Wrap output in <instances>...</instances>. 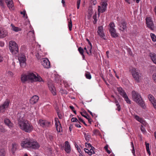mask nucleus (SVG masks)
<instances>
[{
	"label": "nucleus",
	"instance_id": "nucleus-8",
	"mask_svg": "<svg viewBox=\"0 0 156 156\" xmlns=\"http://www.w3.org/2000/svg\"><path fill=\"white\" fill-rule=\"evenodd\" d=\"M109 26V31L111 34L112 36L115 38L118 37V35L116 33V30L114 28L115 25L114 23H111Z\"/></svg>",
	"mask_w": 156,
	"mask_h": 156
},
{
	"label": "nucleus",
	"instance_id": "nucleus-13",
	"mask_svg": "<svg viewBox=\"0 0 156 156\" xmlns=\"http://www.w3.org/2000/svg\"><path fill=\"white\" fill-rule=\"evenodd\" d=\"M126 22L124 21H123L121 23H119V30L122 31H123L125 30L126 28Z\"/></svg>",
	"mask_w": 156,
	"mask_h": 156
},
{
	"label": "nucleus",
	"instance_id": "nucleus-41",
	"mask_svg": "<svg viewBox=\"0 0 156 156\" xmlns=\"http://www.w3.org/2000/svg\"><path fill=\"white\" fill-rule=\"evenodd\" d=\"M5 132V129L3 128V127L2 126H0V132L4 133Z\"/></svg>",
	"mask_w": 156,
	"mask_h": 156
},
{
	"label": "nucleus",
	"instance_id": "nucleus-1",
	"mask_svg": "<svg viewBox=\"0 0 156 156\" xmlns=\"http://www.w3.org/2000/svg\"><path fill=\"white\" fill-rule=\"evenodd\" d=\"M17 117H19L18 120V124L20 129L26 132L30 133L33 130V127L28 121L21 120L23 117L21 118L20 114H18Z\"/></svg>",
	"mask_w": 156,
	"mask_h": 156
},
{
	"label": "nucleus",
	"instance_id": "nucleus-5",
	"mask_svg": "<svg viewBox=\"0 0 156 156\" xmlns=\"http://www.w3.org/2000/svg\"><path fill=\"white\" fill-rule=\"evenodd\" d=\"M130 71L134 80L137 82H139L142 76L140 70L135 68H133Z\"/></svg>",
	"mask_w": 156,
	"mask_h": 156
},
{
	"label": "nucleus",
	"instance_id": "nucleus-4",
	"mask_svg": "<svg viewBox=\"0 0 156 156\" xmlns=\"http://www.w3.org/2000/svg\"><path fill=\"white\" fill-rule=\"evenodd\" d=\"M133 99L138 104L143 108L145 109L146 106L141 95L137 92L133 90L132 92Z\"/></svg>",
	"mask_w": 156,
	"mask_h": 156
},
{
	"label": "nucleus",
	"instance_id": "nucleus-32",
	"mask_svg": "<svg viewBox=\"0 0 156 156\" xmlns=\"http://www.w3.org/2000/svg\"><path fill=\"white\" fill-rule=\"evenodd\" d=\"M102 8H105L107 7V4L106 2V1H104L102 2Z\"/></svg>",
	"mask_w": 156,
	"mask_h": 156
},
{
	"label": "nucleus",
	"instance_id": "nucleus-14",
	"mask_svg": "<svg viewBox=\"0 0 156 156\" xmlns=\"http://www.w3.org/2000/svg\"><path fill=\"white\" fill-rule=\"evenodd\" d=\"M65 150L67 153H69L71 151L70 146L68 141L65 142Z\"/></svg>",
	"mask_w": 156,
	"mask_h": 156
},
{
	"label": "nucleus",
	"instance_id": "nucleus-25",
	"mask_svg": "<svg viewBox=\"0 0 156 156\" xmlns=\"http://www.w3.org/2000/svg\"><path fill=\"white\" fill-rule=\"evenodd\" d=\"M16 145H17L16 143L13 144H12V150L13 154L14 153L16 149Z\"/></svg>",
	"mask_w": 156,
	"mask_h": 156
},
{
	"label": "nucleus",
	"instance_id": "nucleus-34",
	"mask_svg": "<svg viewBox=\"0 0 156 156\" xmlns=\"http://www.w3.org/2000/svg\"><path fill=\"white\" fill-rule=\"evenodd\" d=\"M26 12V11L25 10H24L23 12H21L20 13L21 14L23 15V17H25L26 19H27L28 18V17H27V15H26V16H25Z\"/></svg>",
	"mask_w": 156,
	"mask_h": 156
},
{
	"label": "nucleus",
	"instance_id": "nucleus-11",
	"mask_svg": "<svg viewBox=\"0 0 156 156\" xmlns=\"http://www.w3.org/2000/svg\"><path fill=\"white\" fill-rule=\"evenodd\" d=\"M7 32L5 30L0 28V38H3L7 35Z\"/></svg>",
	"mask_w": 156,
	"mask_h": 156
},
{
	"label": "nucleus",
	"instance_id": "nucleus-35",
	"mask_svg": "<svg viewBox=\"0 0 156 156\" xmlns=\"http://www.w3.org/2000/svg\"><path fill=\"white\" fill-rule=\"evenodd\" d=\"M78 51L81 54H83L84 50L83 48L81 47H80L78 48Z\"/></svg>",
	"mask_w": 156,
	"mask_h": 156
},
{
	"label": "nucleus",
	"instance_id": "nucleus-57",
	"mask_svg": "<svg viewBox=\"0 0 156 156\" xmlns=\"http://www.w3.org/2000/svg\"><path fill=\"white\" fill-rule=\"evenodd\" d=\"M135 119L138 121L140 119V118L137 115H136L135 116Z\"/></svg>",
	"mask_w": 156,
	"mask_h": 156
},
{
	"label": "nucleus",
	"instance_id": "nucleus-7",
	"mask_svg": "<svg viewBox=\"0 0 156 156\" xmlns=\"http://www.w3.org/2000/svg\"><path fill=\"white\" fill-rule=\"evenodd\" d=\"M117 90L119 92V94L122 96L123 98H124L126 102L127 103L130 104L131 103V101L128 98L126 92L121 87H119L117 88Z\"/></svg>",
	"mask_w": 156,
	"mask_h": 156
},
{
	"label": "nucleus",
	"instance_id": "nucleus-3",
	"mask_svg": "<svg viewBox=\"0 0 156 156\" xmlns=\"http://www.w3.org/2000/svg\"><path fill=\"white\" fill-rule=\"evenodd\" d=\"M21 80L23 82H24L28 80H30L32 81H38L40 82L42 81V79L40 76L38 77L36 76L33 73H29L27 74L22 75Z\"/></svg>",
	"mask_w": 156,
	"mask_h": 156
},
{
	"label": "nucleus",
	"instance_id": "nucleus-52",
	"mask_svg": "<svg viewBox=\"0 0 156 156\" xmlns=\"http://www.w3.org/2000/svg\"><path fill=\"white\" fill-rule=\"evenodd\" d=\"M94 152L93 151V152H92V151H91V150H90V151H89L88 153V154L89 155H91L92 154H94Z\"/></svg>",
	"mask_w": 156,
	"mask_h": 156
},
{
	"label": "nucleus",
	"instance_id": "nucleus-27",
	"mask_svg": "<svg viewBox=\"0 0 156 156\" xmlns=\"http://www.w3.org/2000/svg\"><path fill=\"white\" fill-rule=\"evenodd\" d=\"M148 98L151 103H152V101H153L154 100H155L154 97L151 94H149L148 95Z\"/></svg>",
	"mask_w": 156,
	"mask_h": 156
},
{
	"label": "nucleus",
	"instance_id": "nucleus-12",
	"mask_svg": "<svg viewBox=\"0 0 156 156\" xmlns=\"http://www.w3.org/2000/svg\"><path fill=\"white\" fill-rule=\"evenodd\" d=\"M39 99V97L37 95L33 96L30 100V102L32 104H34L37 102Z\"/></svg>",
	"mask_w": 156,
	"mask_h": 156
},
{
	"label": "nucleus",
	"instance_id": "nucleus-22",
	"mask_svg": "<svg viewBox=\"0 0 156 156\" xmlns=\"http://www.w3.org/2000/svg\"><path fill=\"white\" fill-rule=\"evenodd\" d=\"M49 89L51 91V92L52 94L54 95H56V93L54 91V90L55 89L54 87L52 86V85L50 87L49 86Z\"/></svg>",
	"mask_w": 156,
	"mask_h": 156
},
{
	"label": "nucleus",
	"instance_id": "nucleus-43",
	"mask_svg": "<svg viewBox=\"0 0 156 156\" xmlns=\"http://www.w3.org/2000/svg\"><path fill=\"white\" fill-rule=\"evenodd\" d=\"M5 108V107L4 106L2 105L0 106V112H2L3 111L4 109Z\"/></svg>",
	"mask_w": 156,
	"mask_h": 156
},
{
	"label": "nucleus",
	"instance_id": "nucleus-10",
	"mask_svg": "<svg viewBox=\"0 0 156 156\" xmlns=\"http://www.w3.org/2000/svg\"><path fill=\"white\" fill-rule=\"evenodd\" d=\"M42 61H43L42 64L44 68H49L50 67V62L48 59L42 58Z\"/></svg>",
	"mask_w": 156,
	"mask_h": 156
},
{
	"label": "nucleus",
	"instance_id": "nucleus-15",
	"mask_svg": "<svg viewBox=\"0 0 156 156\" xmlns=\"http://www.w3.org/2000/svg\"><path fill=\"white\" fill-rule=\"evenodd\" d=\"M98 33L101 37H103L105 34L103 33V27L102 26H99L98 27Z\"/></svg>",
	"mask_w": 156,
	"mask_h": 156
},
{
	"label": "nucleus",
	"instance_id": "nucleus-18",
	"mask_svg": "<svg viewBox=\"0 0 156 156\" xmlns=\"http://www.w3.org/2000/svg\"><path fill=\"white\" fill-rule=\"evenodd\" d=\"M149 56L153 62L156 64V54L153 53H150Z\"/></svg>",
	"mask_w": 156,
	"mask_h": 156
},
{
	"label": "nucleus",
	"instance_id": "nucleus-62",
	"mask_svg": "<svg viewBox=\"0 0 156 156\" xmlns=\"http://www.w3.org/2000/svg\"><path fill=\"white\" fill-rule=\"evenodd\" d=\"M115 103L116 104V105H118L119 104L118 101L116 100L115 101Z\"/></svg>",
	"mask_w": 156,
	"mask_h": 156
},
{
	"label": "nucleus",
	"instance_id": "nucleus-23",
	"mask_svg": "<svg viewBox=\"0 0 156 156\" xmlns=\"http://www.w3.org/2000/svg\"><path fill=\"white\" fill-rule=\"evenodd\" d=\"M5 149H0V156H5Z\"/></svg>",
	"mask_w": 156,
	"mask_h": 156
},
{
	"label": "nucleus",
	"instance_id": "nucleus-36",
	"mask_svg": "<svg viewBox=\"0 0 156 156\" xmlns=\"http://www.w3.org/2000/svg\"><path fill=\"white\" fill-rule=\"evenodd\" d=\"M20 66L22 67H24L26 65V61L20 62Z\"/></svg>",
	"mask_w": 156,
	"mask_h": 156
},
{
	"label": "nucleus",
	"instance_id": "nucleus-37",
	"mask_svg": "<svg viewBox=\"0 0 156 156\" xmlns=\"http://www.w3.org/2000/svg\"><path fill=\"white\" fill-rule=\"evenodd\" d=\"M36 56L38 59L42 60V58H41V56L38 53H37L36 55Z\"/></svg>",
	"mask_w": 156,
	"mask_h": 156
},
{
	"label": "nucleus",
	"instance_id": "nucleus-51",
	"mask_svg": "<svg viewBox=\"0 0 156 156\" xmlns=\"http://www.w3.org/2000/svg\"><path fill=\"white\" fill-rule=\"evenodd\" d=\"M96 17H97L96 14H95L93 16V18L94 19L95 21V23H95L97 21V20H96Z\"/></svg>",
	"mask_w": 156,
	"mask_h": 156
},
{
	"label": "nucleus",
	"instance_id": "nucleus-9",
	"mask_svg": "<svg viewBox=\"0 0 156 156\" xmlns=\"http://www.w3.org/2000/svg\"><path fill=\"white\" fill-rule=\"evenodd\" d=\"M146 20L147 27L153 30L154 28V24L151 18L147 17L146 18Z\"/></svg>",
	"mask_w": 156,
	"mask_h": 156
},
{
	"label": "nucleus",
	"instance_id": "nucleus-24",
	"mask_svg": "<svg viewBox=\"0 0 156 156\" xmlns=\"http://www.w3.org/2000/svg\"><path fill=\"white\" fill-rule=\"evenodd\" d=\"M9 101L8 100H6V101L4 102V104L2 105L5 108L8 107L9 106Z\"/></svg>",
	"mask_w": 156,
	"mask_h": 156
},
{
	"label": "nucleus",
	"instance_id": "nucleus-30",
	"mask_svg": "<svg viewBox=\"0 0 156 156\" xmlns=\"http://www.w3.org/2000/svg\"><path fill=\"white\" fill-rule=\"evenodd\" d=\"M68 27H69V30L71 31L72 30V24L71 20L70 19V21L68 22Z\"/></svg>",
	"mask_w": 156,
	"mask_h": 156
},
{
	"label": "nucleus",
	"instance_id": "nucleus-56",
	"mask_svg": "<svg viewBox=\"0 0 156 156\" xmlns=\"http://www.w3.org/2000/svg\"><path fill=\"white\" fill-rule=\"evenodd\" d=\"M62 3L63 4V6L65 7L66 6V4L65 0H62Z\"/></svg>",
	"mask_w": 156,
	"mask_h": 156
},
{
	"label": "nucleus",
	"instance_id": "nucleus-39",
	"mask_svg": "<svg viewBox=\"0 0 156 156\" xmlns=\"http://www.w3.org/2000/svg\"><path fill=\"white\" fill-rule=\"evenodd\" d=\"M71 121L73 122H78L80 123V122L78 121V119L76 118H73L71 119Z\"/></svg>",
	"mask_w": 156,
	"mask_h": 156
},
{
	"label": "nucleus",
	"instance_id": "nucleus-49",
	"mask_svg": "<svg viewBox=\"0 0 156 156\" xmlns=\"http://www.w3.org/2000/svg\"><path fill=\"white\" fill-rule=\"evenodd\" d=\"M146 149L147 150H149V143H147L146 142Z\"/></svg>",
	"mask_w": 156,
	"mask_h": 156
},
{
	"label": "nucleus",
	"instance_id": "nucleus-47",
	"mask_svg": "<svg viewBox=\"0 0 156 156\" xmlns=\"http://www.w3.org/2000/svg\"><path fill=\"white\" fill-rule=\"evenodd\" d=\"M92 9H88V13L89 15L90 16H91V15H92Z\"/></svg>",
	"mask_w": 156,
	"mask_h": 156
},
{
	"label": "nucleus",
	"instance_id": "nucleus-38",
	"mask_svg": "<svg viewBox=\"0 0 156 156\" xmlns=\"http://www.w3.org/2000/svg\"><path fill=\"white\" fill-rule=\"evenodd\" d=\"M108 145H106L104 147V148L105 149L106 151L107 152V153L109 154L111 153V151L109 150H108Z\"/></svg>",
	"mask_w": 156,
	"mask_h": 156
},
{
	"label": "nucleus",
	"instance_id": "nucleus-63",
	"mask_svg": "<svg viewBox=\"0 0 156 156\" xmlns=\"http://www.w3.org/2000/svg\"><path fill=\"white\" fill-rule=\"evenodd\" d=\"M73 128V126L72 125H70L69 127V130L70 131H71L72 128Z\"/></svg>",
	"mask_w": 156,
	"mask_h": 156
},
{
	"label": "nucleus",
	"instance_id": "nucleus-16",
	"mask_svg": "<svg viewBox=\"0 0 156 156\" xmlns=\"http://www.w3.org/2000/svg\"><path fill=\"white\" fill-rule=\"evenodd\" d=\"M4 122L5 124L7 125L9 127H12L13 126V123H12L10 120L7 118H5L4 120Z\"/></svg>",
	"mask_w": 156,
	"mask_h": 156
},
{
	"label": "nucleus",
	"instance_id": "nucleus-55",
	"mask_svg": "<svg viewBox=\"0 0 156 156\" xmlns=\"http://www.w3.org/2000/svg\"><path fill=\"white\" fill-rule=\"evenodd\" d=\"M86 40L88 42V43L90 45V46L91 47L92 46L91 43H90V42L89 40L87 38Z\"/></svg>",
	"mask_w": 156,
	"mask_h": 156
},
{
	"label": "nucleus",
	"instance_id": "nucleus-6",
	"mask_svg": "<svg viewBox=\"0 0 156 156\" xmlns=\"http://www.w3.org/2000/svg\"><path fill=\"white\" fill-rule=\"evenodd\" d=\"M9 46L10 51L12 54L15 55L18 52V45L15 41H10Z\"/></svg>",
	"mask_w": 156,
	"mask_h": 156
},
{
	"label": "nucleus",
	"instance_id": "nucleus-17",
	"mask_svg": "<svg viewBox=\"0 0 156 156\" xmlns=\"http://www.w3.org/2000/svg\"><path fill=\"white\" fill-rule=\"evenodd\" d=\"M7 6L9 8H12L13 6V2L12 0H5Z\"/></svg>",
	"mask_w": 156,
	"mask_h": 156
},
{
	"label": "nucleus",
	"instance_id": "nucleus-33",
	"mask_svg": "<svg viewBox=\"0 0 156 156\" xmlns=\"http://www.w3.org/2000/svg\"><path fill=\"white\" fill-rule=\"evenodd\" d=\"M84 137L85 139L87 141H88L89 140V139L90 137H89V136L88 134H86V133H84Z\"/></svg>",
	"mask_w": 156,
	"mask_h": 156
},
{
	"label": "nucleus",
	"instance_id": "nucleus-19",
	"mask_svg": "<svg viewBox=\"0 0 156 156\" xmlns=\"http://www.w3.org/2000/svg\"><path fill=\"white\" fill-rule=\"evenodd\" d=\"M19 62L26 61V57L24 54H22L18 58Z\"/></svg>",
	"mask_w": 156,
	"mask_h": 156
},
{
	"label": "nucleus",
	"instance_id": "nucleus-29",
	"mask_svg": "<svg viewBox=\"0 0 156 156\" xmlns=\"http://www.w3.org/2000/svg\"><path fill=\"white\" fill-rule=\"evenodd\" d=\"M100 8V6H98V12H101V13H102L104 12L106 10V8H102L101 10Z\"/></svg>",
	"mask_w": 156,
	"mask_h": 156
},
{
	"label": "nucleus",
	"instance_id": "nucleus-64",
	"mask_svg": "<svg viewBox=\"0 0 156 156\" xmlns=\"http://www.w3.org/2000/svg\"><path fill=\"white\" fill-rule=\"evenodd\" d=\"M8 73L11 76H12L13 75V73L11 72V71H9L8 72Z\"/></svg>",
	"mask_w": 156,
	"mask_h": 156
},
{
	"label": "nucleus",
	"instance_id": "nucleus-20",
	"mask_svg": "<svg viewBox=\"0 0 156 156\" xmlns=\"http://www.w3.org/2000/svg\"><path fill=\"white\" fill-rule=\"evenodd\" d=\"M39 123L40 124V125L42 127H44L45 126H46L47 122L44 120L40 119L39 121Z\"/></svg>",
	"mask_w": 156,
	"mask_h": 156
},
{
	"label": "nucleus",
	"instance_id": "nucleus-59",
	"mask_svg": "<svg viewBox=\"0 0 156 156\" xmlns=\"http://www.w3.org/2000/svg\"><path fill=\"white\" fill-rule=\"evenodd\" d=\"M75 126L77 127H78V128H80L81 127V126L79 125V124H75Z\"/></svg>",
	"mask_w": 156,
	"mask_h": 156
},
{
	"label": "nucleus",
	"instance_id": "nucleus-53",
	"mask_svg": "<svg viewBox=\"0 0 156 156\" xmlns=\"http://www.w3.org/2000/svg\"><path fill=\"white\" fill-rule=\"evenodd\" d=\"M116 106L117 107V108L116 109L118 111H119L121 109V107L120 105L119 104L118 105Z\"/></svg>",
	"mask_w": 156,
	"mask_h": 156
},
{
	"label": "nucleus",
	"instance_id": "nucleus-46",
	"mask_svg": "<svg viewBox=\"0 0 156 156\" xmlns=\"http://www.w3.org/2000/svg\"><path fill=\"white\" fill-rule=\"evenodd\" d=\"M57 115L58 116V117L59 118V119H62V115L61 114H60L59 113V112H58V111H57Z\"/></svg>",
	"mask_w": 156,
	"mask_h": 156
},
{
	"label": "nucleus",
	"instance_id": "nucleus-26",
	"mask_svg": "<svg viewBox=\"0 0 156 156\" xmlns=\"http://www.w3.org/2000/svg\"><path fill=\"white\" fill-rule=\"evenodd\" d=\"M11 26L12 27V29L13 30L16 32L20 30V29L19 28L15 27L13 24H11Z\"/></svg>",
	"mask_w": 156,
	"mask_h": 156
},
{
	"label": "nucleus",
	"instance_id": "nucleus-54",
	"mask_svg": "<svg viewBox=\"0 0 156 156\" xmlns=\"http://www.w3.org/2000/svg\"><path fill=\"white\" fill-rule=\"evenodd\" d=\"M99 132V130L97 129L94 130V134H97Z\"/></svg>",
	"mask_w": 156,
	"mask_h": 156
},
{
	"label": "nucleus",
	"instance_id": "nucleus-44",
	"mask_svg": "<svg viewBox=\"0 0 156 156\" xmlns=\"http://www.w3.org/2000/svg\"><path fill=\"white\" fill-rule=\"evenodd\" d=\"M152 104L153 105L154 108L156 109V100H154L153 101H152Z\"/></svg>",
	"mask_w": 156,
	"mask_h": 156
},
{
	"label": "nucleus",
	"instance_id": "nucleus-28",
	"mask_svg": "<svg viewBox=\"0 0 156 156\" xmlns=\"http://www.w3.org/2000/svg\"><path fill=\"white\" fill-rule=\"evenodd\" d=\"M131 147H132V153L133 154V155L134 156H136V155H135V149H134V147L133 144V142H131Z\"/></svg>",
	"mask_w": 156,
	"mask_h": 156
},
{
	"label": "nucleus",
	"instance_id": "nucleus-40",
	"mask_svg": "<svg viewBox=\"0 0 156 156\" xmlns=\"http://www.w3.org/2000/svg\"><path fill=\"white\" fill-rule=\"evenodd\" d=\"M59 125L60 126V124L59 121H58V122H55V126L57 131H58V127H59Z\"/></svg>",
	"mask_w": 156,
	"mask_h": 156
},
{
	"label": "nucleus",
	"instance_id": "nucleus-61",
	"mask_svg": "<svg viewBox=\"0 0 156 156\" xmlns=\"http://www.w3.org/2000/svg\"><path fill=\"white\" fill-rule=\"evenodd\" d=\"M69 108L71 109L72 111H73L74 109V107L72 106H69Z\"/></svg>",
	"mask_w": 156,
	"mask_h": 156
},
{
	"label": "nucleus",
	"instance_id": "nucleus-31",
	"mask_svg": "<svg viewBox=\"0 0 156 156\" xmlns=\"http://www.w3.org/2000/svg\"><path fill=\"white\" fill-rule=\"evenodd\" d=\"M151 36L152 39V40L153 41H156V37L155 35L152 33L151 34Z\"/></svg>",
	"mask_w": 156,
	"mask_h": 156
},
{
	"label": "nucleus",
	"instance_id": "nucleus-48",
	"mask_svg": "<svg viewBox=\"0 0 156 156\" xmlns=\"http://www.w3.org/2000/svg\"><path fill=\"white\" fill-rule=\"evenodd\" d=\"M85 146L86 147H87V145H88V146L89 147H90L91 148H94V147H93L91 145V144L90 143L87 144V143H86L85 144Z\"/></svg>",
	"mask_w": 156,
	"mask_h": 156
},
{
	"label": "nucleus",
	"instance_id": "nucleus-21",
	"mask_svg": "<svg viewBox=\"0 0 156 156\" xmlns=\"http://www.w3.org/2000/svg\"><path fill=\"white\" fill-rule=\"evenodd\" d=\"M85 76L87 79L90 80L91 78V76L90 73L88 72H86L85 73Z\"/></svg>",
	"mask_w": 156,
	"mask_h": 156
},
{
	"label": "nucleus",
	"instance_id": "nucleus-58",
	"mask_svg": "<svg viewBox=\"0 0 156 156\" xmlns=\"http://www.w3.org/2000/svg\"><path fill=\"white\" fill-rule=\"evenodd\" d=\"M80 114H81V115L83 116L84 117H85V118H86L87 119H88V117L86 116L85 115H83V112H80Z\"/></svg>",
	"mask_w": 156,
	"mask_h": 156
},
{
	"label": "nucleus",
	"instance_id": "nucleus-60",
	"mask_svg": "<svg viewBox=\"0 0 156 156\" xmlns=\"http://www.w3.org/2000/svg\"><path fill=\"white\" fill-rule=\"evenodd\" d=\"M84 151L86 153H87L88 154V153L90 151V150H89L88 149L85 148L84 149Z\"/></svg>",
	"mask_w": 156,
	"mask_h": 156
},
{
	"label": "nucleus",
	"instance_id": "nucleus-42",
	"mask_svg": "<svg viewBox=\"0 0 156 156\" xmlns=\"http://www.w3.org/2000/svg\"><path fill=\"white\" fill-rule=\"evenodd\" d=\"M81 0H77V9H79L80 7V4Z\"/></svg>",
	"mask_w": 156,
	"mask_h": 156
},
{
	"label": "nucleus",
	"instance_id": "nucleus-50",
	"mask_svg": "<svg viewBox=\"0 0 156 156\" xmlns=\"http://www.w3.org/2000/svg\"><path fill=\"white\" fill-rule=\"evenodd\" d=\"M153 78L154 80L156 82V74H154L153 75Z\"/></svg>",
	"mask_w": 156,
	"mask_h": 156
},
{
	"label": "nucleus",
	"instance_id": "nucleus-45",
	"mask_svg": "<svg viewBox=\"0 0 156 156\" xmlns=\"http://www.w3.org/2000/svg\"><path fill=\"white\" fill-rule=\"evenodd\" d=\"M4 0H0V5L1 6L4 7Z\"/></svg>",
	"mask_w": 156,
	"mask_h": 156
},
{
	"label": "nucleus",
	"instance_id": "nucleus-2",
	"mask_svg": "<svg viewBox=\"0 0 156 156\" xmlns=\"http://www.w3.org/2000/svg\"><path fill=\"white\" fill-rule=\"evenodd\" d=\"M21 146L25 148H30L34 149H38L40 145L36 141L30 139H27L21 143Z\"/></svg>",
	"mask_w": 156,
	"mask_h": 156
}]
</instances>
